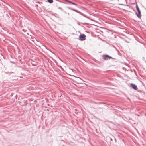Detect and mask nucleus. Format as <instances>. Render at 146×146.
I'll return each instance as SVG.
<instances>
[{
  "label": "nucleus",
  "instance_id": "39448f33",
  "mask_svg": "<svg viewBox=\"0 0 146 146\" xmlns=\"http://www.w3.org/2000/svg\"><path fill=\"white\" fill-rule=\"evenodd\" d=\"M138 14H137V15L138 17L139 18V17H141L140 11L139 13V12H138Z\"/></svg>",
  "mask_w": 146,
  "mask_h": 146
},
{
  "label": "nucleus",
  "instance_id": "6e6552de",
  "mask_svg": "<svg viewBox=\"0 0 146 146\" xmlns=\"http://www.w3.org/2000/svg\"><path fill=\"white\" fill-rule=\"evenodd\" d=\"M68 2H69V3H70V2L71 1H68Z\"/></svg>",
  "mask_w": 146,
  "mask_h": 146
},
{
  "label": "nucleus",
  "instance_id": "7ed1b4c3",
  "mask_svg": "<svg viewBox=\"0 0 146 146\" xmlns=\"http://www.w3.org/2000/svg\"><path fill=\"white\" fill-rule=\"evenodd\" d=\"M130 86L133 89L135 90H137V87L135 85L133 84H130Z\"/></svg>",
  "mask_w": 146,
  "mask_h": 146
},
{
  "label": "nucleus",
  "instance_id": "f03ea898",
  "mask_svg": "<svg viewBox=\"0 0 146 146\" xmlns=\"http://www.w3.org/2000/svg\"><path fill=\"white\" fill-rule=\"evenodd\" d=\"M103 58L104 60H108V58L110 59L111 58V57H110L108 55H104L103 56Z\"/></svg>",
  "mask_w": 146,
  "mask_h": 146
},
{
  "label": "nucleus",
  "instance_id": "0eeeda50",
  "mask_svg": "<svg viewBox=\"0 0 146 146\" xmlns=\"http://www.w3.org/2000/svg\"><path fill=\"white\" fill-rule=\"evenodd\" d=\"M70 3L72 4H73V5H76V4L74 3H73V2H70Z\"/></svg>",
  "mask_w": 146,
  "mask_h": 146
},
{
  "label": "nucleus",
  "instance_id": "20e7f679",
  "mask_svg": "<svg viewBox=\"0 0 146 146\" xmlns=\"http://www.w3.org/2000/svg\"><path fill=\"white\" fill-rule=\"evenodd\" d=\"M136 9H137V10L138 11V12L139 13L140 11L139 8L137 5H136Z\"/></svg>",
  "mask_w": 146,
  "mask_h": 146
},
{
  "label": "nucleus",
  "instance_id": "423d86ee",
  "mask_svg": "<svg viewBox=\"0 0 146 146\" xmlns=\"http://www.w3.org/2000/svg\"><path fill=\"white\" fill-rule=\"evenodd\" d=\"M47 1L50 3H52L53 2V0H47Z\"/></svg>",
  "mask_w": 146,
  "mask_h": 146
},
{
  "label": "nucleus",
  "instance_id": "f257e3e1",
  "mask_svg": "<svg viewBox=\"0 0 146 146\" xmlns=\"http://www.w3.org/2000/svg\"><path fill=\"white\" fill-rule=\"evenodd\" d=\"M86 35L84 34L81 35L79 36L80 40H85Z\"/></svg>",
  "mask_w": 146,
  "mask_h": 146
}]
</instances>
